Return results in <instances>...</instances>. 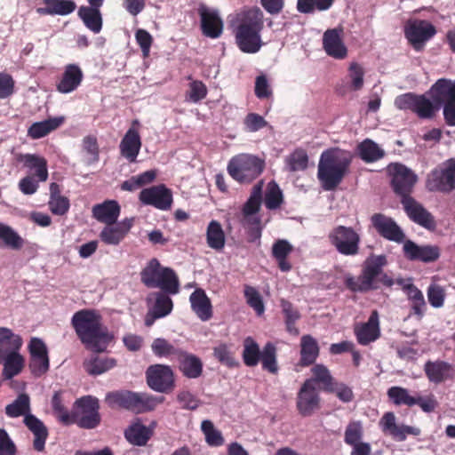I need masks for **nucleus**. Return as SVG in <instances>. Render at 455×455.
<instances>
[{"label": "nucleus", "instance_id": "nucleus-1", "mask_svg": "<svg viewBox=\"0 0 455 455\" xmlns=\"http://www.w3.org/2000/svg\"><path fill=\"white\" fill-rule=\"evenodd\" d=\"M229 26L243 52L256 53L259 51L262 45L260 32L264 27V14L259 7L243 9L230 16Z\"/></svg>", "mask_w": 455, "mask_h": 455}, {"label": "nucleus", "instance_id": "nucleus-2", "mask_svg": "<svg viewBox=\"0 0 455 455\" xmlns=\"http://www.w3.org/2000/svg\"><path fill=\"white\" fill-rule=\"evenodd\" d=\"M71 323L81 342L93 352H104L113 339L112 334L102 324L101 315L94 309L76 312Z\"/></svg>", "mask_w": 455, "mask_h": 455}, {"label": "nucleus", "instance_id": "nucleus-3", "mask_svg": "<svg viewBox=\"0 0 455 455\" xmlns=\"http://www.w3.org/2000/svg\"><path fill=\"white\" fill-rule=\"evenodd\" d=\"M387 265V259L385 254H371L363 261L361 274L357 277L348 275L345 278L346 287L353 292L362 293L378 290L379 283L391 287L395 283L394 279L383 271Z\"/></svg>", "mask_w": 455, "mask_h": 455}, {"label": "nucleus", "instance_id": "nucleus-4", "mask_svg": "<svg viewBox=\"0 0 455 455\" xmlns=\"http://www.w3.org/2000/svg\"><path fill=\"white\" fill-rule=\"evenodd\" d=\"M350 152L338 148L324 151L318 164L317 178L325 191L334 190L349 172Z\"/></svg>", "mask_w": 455, "mask_h": 455}, {"label": "nucleus", "instance_id": "nucleus-5", "mask_svg": "<svg viewBox=\"0 0 455 455\" xmlns=\"http://www.w3.org/2000/svg\"><path fill=\"white\" fill-rule=\"evenodd\" d=\"M140 280L148 288H160L166 293L176 294L180 290V281L175 271L162 267L156 258L151 259L141 270Z\"/></svg>", "mask_w": 455, "mask_h": 455}, {"label": "nucleus", "instance_id": "nucleus-6", "mask_svg": "<svg viewBox=\"0 0 455 455\" xmlns=\"http://www.w3.org/2000/svg\"><path fill=\"white\" fill-rule=\"evenodd\" d=\"M265 167L260 158L247 154L234 156L228 164L229 175L239 183H251L259 177Z\"/></svg>", "mask_w": 455, "mask_h": 455}, {"label": "nucleus", "instance_id": "nucleus-7", "mask_svg": "<svg viewBox=\"0 0 455 455\" xmlns=\"http://www.w3.org/2000/svg\"><path fill=\"white\" fill-rule=\"evenodd\" d=\"M99 400L92 395H85L77 399L71 412L72 424H76L84 429L96 428L101 421L99 412Z\"/></svg>", "mask_w": 455, "mask_h": 455}, {"label": "nucleus", "instance_id": "nucleus-8", "mask_svg": "<svg viewBox=\"0 0 455 455\" xmlns=\"http://www.w3.org/2000/svg\"><path fill=\"white\" fill-rule=\"evenodd\" d=\"M395 105L398 109L415 113L420 119H432L439 110L435 103L426 95H418L412 92L397 96Z\"/></svg>", "mask_w": 455, "mask_h": 455}, {"label": "nucleus", "instance_id": "nucleus-9", "mask_svg": "<svg viewBox=\"0 0 455 455\" xmlns=\"http://www.w3.org/2000/svg\"><path fill=\"white\" fill-rule=\"evenodd\" d=\"M330 243L342 255L355 256L359 253L360 235L351 227L339 225L328 235Z\"/></svg>", "mask_w": 455, "mask_h": 455}, {"label": "nucleus", "instance_id": "nucleus-10", "mask_svg": "<svg viewBox=\"0 0 455 455\" xmlns=\"http://www.w3.org/2000/svg\"><path fill=\"white\" fill-rule=\"evenodd\" d=\"M429 191L450 193L455 189V158H450L430 172L426 181Z\"/></svg>", "mask_w": 455, "mask_h": 455}, {"label": "nucleus", "instance_id": "nucleus-11", "mask_svg": "<svg viewBox=\"0 0 455 455\" xmlns=\"http://www.w3.org/2000/svg\"><path fill=\"white\" fill-rule=\"evenodd\" d=\"M388 172L392 177L391 185L394 192L401 197V200L411 197V194L418 180L417 175L400 163L389 164Z\"/></svg>", "mask_w": 455, "mask_h": 455}, {"label": "nucleus", "instance_id": "nucleus-12", "mask_svg": "<svg viewBox=\"0 0 455 455\" xmlns=\"http://www.w3.org/2000/svg\"><path fill=\"white\" fill-rule=\"evenodd\" d=\"M146 379L152 390L160 393H169L175 386L172 370L164 364L150 365L146 371Z\"/></svg>", "mask_w": 455, "mask_h": 455}, {"label": "nucleus", "instance_id": "nucleus-13", "mask_svg": "<svg viewBox=\"0 0 455 455\" xmlns=\"http://www.w3.org/2000/svg\"><path fill=\"white\" fill-rule=\"evenodd\" d=\"M436 33L434 25L424 20H415L409 22L404 28V36L412 48L420 52L427 41Z\"/></svg>", "mask_w": 455, "mask_h": 455}, {"label": "nucleus", "instance_id": "nucleus-14", "mask_svg": "<svg viewBox=\"0 0 455 455\" xmlns=\"http://www.w3.org/2000/svg\"><path fill=\"white\" fill-rule=\"evenodd\" d=\"M401 204L411 221L429 231L436 229V221L433 214L413 197H405L401 200Z\"/></svg>", "mask_w": 455, "mask_h": 455}, {"label": "nucleus", "instance_id": "nucleus-15", "mask_svg": "<svg viewBox=\"0 0 455 455\" xmlns=\"http://www.w3.org/2000/svg\"><path fill=\"white\" fill-rule=\"evenodd\" d=\"M401 204L411 221L429 231L436 229V221L433 214L413 197H405L401 200Z\"/></svg>", "mask_w": 455, "mask_h": 455}, {"label": "nucleus", "instance_id": "nucleus-16", "mask_svg": "<svg viewBox=\"0 0 455 455\" xmlns=\"http://www.w3.org/2000/svg\"><path fill=\"white\" fill-rule=\"evenodd\" d=\"M140 126V121L138 119L133 120L119 144L120 155L129 163L137 161L142 146L139 131Z\"/></svg>", "mask_w": 455, "mask_h": 455}, {"label": "nucleus", "instance_id": "nucleus-17", "mask_svg": "<svg viewBox=\"0 0 455 455\" xmlns=\"http://www.w3.org/2000/svg\"><path fill=\"white\" fill-rule=\"evenodd\" d=\"M28 349L30 353L29 369L36 377H41L49 370L50 362L44 342L39 338H32Z\"/></svg>", "mask_w": 455, "mask_h": 455}, {"label": "nucleus", "instance_id": "nucleus-18", "mask_svg": "<svg viewBox=\"0 0 455 455\" xmlns=\"http://www.w3.org/2000/svg\"><path fill=\"white\" fill-rule=\"evenodd\" d=\"M403 251L407 259L424 263L435 262L441 256L439 246L431 244L418 245L409 239L403 242Z\"/></svg>", "mask_w": 455, "mask_h": 455}, {"label": "nucleus", "instance_id": "nucleus-19", "mask_svg": "<svg viewBox=\"0 0 455 455\" xmlns=\"http://www.w3.org/2000/svg\"><path fill=\"white\" fill-rule=\"evenodd\" d=\"M139 198L142 204L164 211L169 210L172 204V191L164 185L152 186L142 189Z\"/></svg>", "mask_w": 455, "mask_h": 455}, {"label": "nucleus", "instance_id": "nucleus-20", "mask_svg": "<svg viewBox=\"0 0 455 455\" xmlns=\"http://www.w3.org/2000/svg\"><path fill=\"white\" fill-rule=\"evenodd\" d=\"M321 398L316 387H310L309 382H304L297 395L296 406L303 417L311 416L320 408Z\"/></svg>", "mask_w": 455, "mask_h": 455}, {"label": "nucleus", "instance_id": "nucleus-21", "mask_svg": "<svg viewBox=\"0 0 455 455\" xmlns=\"http://www.w3.org/2000/svg\"><path fill=\"white\" fill-rule=\"evenodd\" d=\"M371 222L379 235L385 239L395 243L404 242L403 231L392 218L382 213H375L371 217Z\"/></svg>", "mask_w": 455, "mask_h": 455}, {"label": "nucleus", "instance_id": "nucleus-22", "mask_svg": "<svg viewBox=\"0 0 455 455\" xmlns=\"http://www.w3.org/2000/svg\"><path fill=\"white\" fill-rule=\"evenodd\" d=\"M201 19V29L203 35L210 38H218L223 31V21L217 11L211 10L206 6L198 9Z\"/></svg>", "mask_w": 455, "mask_h": 455}, {"label": "nucleus", "instance_id": "nucleus-23", "mask_svg": "<svg viewBox=\"0 0 455 455\" xmlns=\"http://www.w3.org/2000/svg\"><path fill=\"white\" fill-rule=\"evenodd\" d=\"M428 94L440 109L446 102L455 101V81L440 78L430 87Z\"/></svg>", "mask_w": 455, "mask_h": 455}, {"label": "nucleus", "instance_id": "nucleus-24", "mask_svg": "<svg viewBox=\"0 0 455 455\" xmlns=\"http://www.w3.org/2000/svg\"><path fill=\"white\" fill-rule=\"evenodd\" d=\"M133 219H125L112 225H107L100 232V240L108 245H118L130 232Z\"/></svg>", "mask_w": 455, "mask_h": 455}, {"label": "nucleus", "instance_id": "nucleus-25", "mask_svg": "<svg viewBox=\"0 0 455 455\" xmlns=\"http://www.w3.org/2000/svg\"><path fill=\"white\" fill-rule=\"evenodd\" d=\"M424 371L428 380L440 384L454 377V366L448 362L436 360L427 361L424 365Z\"/></svg>", "mask_w": 455, "mask_h": 455}, {"label": "nucleus", "instance_id": "nucleus-26", "mask_svg": "<svg viewBox=\"0 0 455 455\" xmlns=\"http://www.w3.org/2000/svg\"><path fill=\"white\" fill-rule=\"evenodd\" d=\"M323 47L325 52L337 60H343L347 55L340 32L337 28L327 29L323 36Z\"/></svg>", "mask_w": 455, "mask_h": 455}, {"label": "nucleus", "instance_id": "nucleus-27", "mask_svg": "<svg viewBox=\"0 0 455 455\" xmlns=\"http://www.w3.org/2000/svg\"><path fill=\"white\" fill-rule=\"evenodd\" d=\"M84 79V73L77 64H68L56 84L58 92L69 93L76 90Z\"/></svg>", "mask_w": 455, "mask_h": 455}, {"label": "nucleus", "instance_id": "nucleus-28", "mask_svg": "<svg viewBox=\"0 0 455 455\" xmlns=\"http://www.w3.org/2000/svg\"><path fill=\"white\" fill-rule=\"evenodd\" d=\"M191 308L197 317L206 322L212 317V305L204 290L196 289L189 297Z\"/></svg>", "mask_w": 455, "mask_h": 455}, {"label": "nucleus", "instance_id": "nucleus-29", "mask_svg": "<svg viewBox=\"0 0 455 455\" xmlns=\"http://www.w3.org/2000/svg\"><path fill=\"white\" fill-rule=\"evenodd\" d=\"M355 334L358 343L363 346L375 341L379 337L380 333L377 311L371 313L366 323L355 328Z\"/></svg>", "mask_w": 455, "mask_h": 455}, {"label": "nucleus", "instance_id": "nucleus-30", "mask_svg": "<svg viewBox=\"0 0 455 455\" xmlns=\"http://www.w3.org/2000/svg\"><path fill=\"white\" fill-rule=\"evenodd\" d=\"M300 358L298 363L299 367L314 365L320 354L317 340L311 335L306 334L300 338Z\"/></svg>", "mask_w": 455, "mask_h": 455}, {"label": "nucleus", "instance_id": "nucleus-31", "mask_svg": "<svg viewBox=\"0 0 455 455\" xmlns=\"http://www.w3.org/2000/svg\"><path fill=\"white\" fill-rule=\"evenodd\" d=\"M175 363L182 374L188 379H197L203 373V363L201 359L182 350Z\"/></svg>", "mask_w": 455, "mask_h": 455}, {"label": "nucleus", "instance_id": "nucleus-32", "mask_svg": "<svg viewBox=\"0 0 455 455\" xmlns=\"http://www.w3.org/2000/svg\"><path fill=\"white\" fill-rule=\"evenodd\" d=\"M25 426L34 435L33 447L36 451H43L46 439L48 437V429L42 420L33 414H28L23 420Z\"/></svg>", "mask_w": 455, "mask_h": 455}, {"label": "nucleus", "instance_id": "nucleus-33", "mask_svg": "<svg viewBox=\"0 0 455 455\" xmlns=\"http://www.w3.org/2000/svg\"><path fill=\"white\" fill-rule=\"evenodd\" d=\"M312 376L304 382H309L310 387H318L319 390L328 392L336 379L331 375L330 370L322 363L314 364L310 370Z\"/></svg>", "mask_w": 455, "mask_h": 455}, {"label": "nucleus", "instance_id": "nucleus-34", "mask_svg": "<svg viewBox=\"0 0 455 455\" xmlns=\"http://www.w3.org/2000/svg\"><path fill=\"white\" fill-rule=\"evenodd\" d=\"M44 7H38L36 12L40 15L66 16L76 9L74 0H43Z\"/></svg>", "mask_w": 455, "mask_h": 455}, {"label": "nucleus", "instance_id": "nucleus-35", "mask_svg": "<svg viewBox=\"0 0 455 455\" xmlns=\"http://www.w3.org/2000/svg\"><path fill=\"white\" fill-rule=\"evenodd\" d=\"M93 217L107 225L115 224L120 214V206L116 201L108 200L96 204L92 208Z\"/></svg>", "mask_w": 455, "mask_h": 455}, {"label": "nucleus", "instance_id": "nucleus-36", "mask_svg": "<svg viewBox=\"0 0 455 455\" xmlns=\"http://www.w3.org/2000/svg\"><path fill=\"white\" fill-rule=\"evenodd\" d=\"M0 364L3 365V379H12L22 371L25 366V359L20 352L8 353V355L0 357Z\"/></svg>", "mask_w": 455, "mask_h": 455}, {"label": "nucleus", "instance_id": "nucleus-37", "mask_svg": "<svg viewBox=\"0 0 455 455\" xmlns=\"http://www.w3.org/2000/svg\"><path fill=\"white\" fill-rule=\"evenodd\" d=\"M23 344L22 338L11 329L0 327V357L8 353L20 352Z\"/></svg>", "mask_w": 455, "mask_h": 455}, {"label": "nucleus", "instance_id": "nucleus-38", "mask_svg": "<svg viewBox=\"0 0 455 455\" xmlns=\"http://www.w3.org/2000/svg\"><path fill=\"white\" fill-rule=\"evenodd\" d=\"M78 17L83 20L84 26L95 34L102 28V16L100 8L81 6L77 12Z\"/></svg>", "mask_w": 455, "mask_h": 455}, {"label": "nucleus", "instance_id": "nucleus-39", "mask_svg": "<svg viewBox=\"0 0 455 455\" xmlns=\"http://www.w3.org/2000/svg\"><path fill=\"white\" fill-rule=\"evenodd\" d=\"M64 122V117H52L42 122H36L28 130V135L31 139L37 140L48 135L59 128Z\"/></svg>", "mask_w": 455, "mask_h": 455}, {"label": "nucleus", "instance_id": "nucleus-40", "mask_svg": "<svg viewBox=\"0 0 455 455\" xmlns=\"http://www.w3.org/2000/svg\"><path fill=\"white\" fill-rule=\"evenodd\" d=\"M153 435V429L142 425L140 422L131 425L124 431L126 440L137 446L145 445Z\"/></svg>", "mask_w": 455, "mask_h": 455}, {"label": "nucleus", "instance_id": "nucleus-41", "mask_svg": "<svg viewBox=\"0 0 455 455\" xmlns=\"http://www.w3.org/2000/svg\"><path fill=\"white\" fill-rule=\"evenodd\" d=\"M24 165L34 172L30 176H34V178L37 179V181L44 182L47 180L49 174L47 161L44 157L27 154L24 156Z\"/></svg>", "mask_w": 455, "mask_h": 455}, {"label": "nucleus", "instance_id": "nucleus-42", "mask_svg": "<svg viewBox=\"0 0 455 455\" xmlns=\"http://www.w3.org/2000/svg\"><path fill=\"white\" fill-rule=\"evenodd\" d=\"M133 412L137 414L154 411L164 402V396L135 392Z\"/></svg>", "mask_w": 455, "mask_h": 455}, {"label": "nucleus", "instance_id": "nucleus-43", "mask_svg": "<svg viewBox=\"0 0 455 455\" xmlns=\"http://www.w3.org/2000/svg\"><path fill=\"white\" fill-rule=\"evenodd\" d=\"M135 392L115 391L106 395V403L110 408H124L133 412Z\"/></svg>", "mask_w": 455, "mask_h": 455}, {"label": "nucleus", "instance_id": "nucleus-44", "mask_svg": "<svg viewBox=\"0 0 455 455\" xmlns=\"http://www.w3.org/2000/svg\"><path fill=\"white\" fill-rule=\"evenodd\" d=\"M206 243L207 245L217 251H220L225 247L226 236L221 224L212 220L208 224L206 229Z\"/></svg>", "mask_w": 455, "mask_h": 455}, {"label": "nucleus", "instance_id": "nucleus-45", "mask_svg": "<svg viewBox=\"0 0 455 455\" xmlns=\"http://www.w3.org/2000/svg\"><path fill=\"white\" fill-rule=\"evenodd\" d=\"M25 240L11 226L0 222V245L13 251L23 248Z\"/></svg>", "mask_w": 455, "mask_h": 455}, {"label": "nucleus", "instance_id": "nucleus-46", "mask_svg": "<svg viewBox=\"0 0 455 455\" xmlns=\"http://www.w3.org/2000/svg\"><path fill=\"white\" fill-rule=\"evenodd\" d=\"M116 365V360L111 357L95 355L84 363L85 371L90 375H100Z\"/></svg>", "mask_w": 455, "mask_h": 455}, {"label": "nucleus", "instance_id": "nucleus-47", "mask_svg": "<svg viewBox=\"0 0 455 455\" xmlns=\"http://www.w3.org/2000/svg\"><path fill=\"white\" fill-rule=\"evenodd\" d=\"M360 158L365 163H373L385 156V151L377 143L370 139H365L357 146Z\"/></svg>", "mask_w": 455, "mask_h": 455}, {"label": "nucleus", "instance_id": "nucleus-48", "mask_svg": "<svg viewBox=\"0 0 455 455\" xmlns=\"http://www.w3.org/2000/svg\"><path fill=\"white\" fill-rule=\"evenodd\" d=\"M169 293L164 291H156L150 294V297L147 299L148 302L151 300V297L155 299V303L151 309L155 314V317H164L168 315L173 307V302L168 296Z\"/></svg>", "mask_w": 455, "mask_h": 455}, {"label": "nucleus", "instance_id": "nucleus-49", "mask_svg": "<svg viewBox=\"0 0 455 455\" xmlns=\"http://www.w3.org/2000/svg\"><path fill=\"white\" fill-rule=\"evenodd\" d=\"M263 180L255 184L251 195L242 208L243 216L257 214L262 203Z\"/></svg>", "mask_w": 455, "mask_h": 455}, {"label": "nucleus", "instance_id": "nucleus-50", "mask_svg": "<svg viewBox=\"0 0 455 455\" xmlns=\"http://www.w3.org/2000/svg\"><path fill=\"white\" fill-rule=\"evenodd\" d=\"M261 350L259 344L251 338L247 337L243 340L242 357L247 367H255L260 360Z\"/></svg>", "mask_w": 455, "mask_h": 455}, {"label": "nucleus", "instance_id": "nucleus-51", "mask_svg": "<svg viewBox=\"0 0 455 455\" xmlns=\"http://www.w3.org/2000/svg\"><path fill=\"white\" fill-rule=\"evenodd\" d=\"M5 414L10 418H18L30 413V398L28 394L22 393L5 407Z\"/></svg>", "mask_w": 455, "mask_h": 455}, {"label": "nucleus", "instance_id": "nucleus-52", "mask_svg": "<svg viewBox=\"0 0 455 455\" xmlns=\"http://www.w3.org/2000/svg\"><path fill=\"white\" fill-rule=\"evenodd\" d=\"M213 356L220 363L229 369L238 368L240 363L235 356V352L232 351V346L227 343H220L213 348Z\"/></svg>", "mask_w": 455, "mask_h": 455}, {"label": "nucleus", "instance_id": "nucleus-53", "mask_svg": "<svg viewBox=\"0 0 455 455\" xmlns=\"http://www.w3.org/2000/svg\"><path fill=\"white\" fill-rule=\"evenodd\" d=\"M153 353L159 357H168L171 361L175 362L180 352L181 348L174 347L165 339L157 338L152 343Z\"/></svg>", "mask_w": 455, "mask_h": 455}, {"label": "nucleus", "instance_id": "nucleus-54", "mask_svg": "<svg viewBox=\"0 0 455 455\" xmlns=\"http://www.w3.org/2000/svg\"><path fill=\"white\" fill-rule=\"evenodd\" d=\"M277 350L275 344L267 342L263 347L260 355L261 366L264 371L275 374L278 371V364L276 360Z\"/></svg>", "mask_w": 455, "mask_h": 455}, {"label": "nucleus", "instance_id": "nucleus-55", "mask_svg": "<svg viewBox=\"0 0 455 455\" xmlns=\"http://www.w3.org/2000/svg\"><path fill=\"white\" fill-rule=\"evenodd\" d=\"M388 400L395 406L411 407L412 395L411 391L400 386H393L387 391Z\"/></svg>", "mask_w": 455, "mask_h": 455}, {"label": "nucleus", "instance_id": "nucleus-56", "mask_svg": "<svg viewBox=\"0 0 455 455\" xmlns=\"http://www.w3.org/2000/svg\"><path fill=\"white\" fill-rule=\"evenodd\" d=\"M63 394L64 392L61 390L56 391L53 394L52 398V407L54 414L61 423L64 425H72V415L64 405Z\"/></svg>", "mask_w": 455, "mask_h": 455}, {"label": "nucleus", "instance_id": "nucleus-57", "mask_svg": "<svg viewBox=\"0 0 455 455\" xmlns=\"http://www.w3.org/2000/svg\"><path fill=\"white\" fill-rule=\"evenodd\" d=\"M334 0H297V10L300 13H313L315 10L323 12L329 10Z\"/></svg>", "mask_w": 455, "mask_h": 455}, {"label": "nucleus", "instance_id": "nucleus-58", "mask_svg": "<svg viewBox=\"0 0 455 455\" xmlns=\"http://www.w3.org/2000/svg\"><path fill=\"white\" fill-rule=\"evenodd\" d=\"M283 202V196L279 186L275 182H269L265 194V205L268 210L278 209Z\"/></svg>", "mask_w": 455, "mask_h": 455}, {"label": "nucleus", "instance_id": "nucleus-59", "mask_svg": "<svg viewBox=\"0 0 455 455\" xmlns=\"http://www.w3.org/2000/svg\"><path fill=\"white\" fill-rule=\"evenodd\" d=\"M363 436V423L360 420L350 421L344 433V442L349 446H354L362 443Z\"/></svg>", "mask_w": 455, "mask_h": 455}, {"label": "nucleus", "instance_id": "nucleus-60", "mask_svg": "<svg viewBox=\"0 0 455 455\" xmlns=\"http://www.w3.org/2000/svg\"><path fill=\"white\" fill-rule=\"evenodd\" d=\"M291 172L304 171L307 168L308 156L305 149L296 148L286 159Z\"/></svg>", "mask_w": 455, "mask_h": 455}, {"label": "nucleus", "instance_id": "nucleus-61", "mask_svg": "<svg viewBox=\"0 0 455 455\" xmlns=\"http://www.w3.org/2000/svg\"><path fill=\"white\" fill-rule=\"evenodd\" d=\"M201 430L205 436V441L210 446L218 447L224 443V438L220 431L214 427L211 420L205 419L201 424Z\"/></svg>", "mask_w": 455, "mask_h": 455}, {"label": "nucleus", "instance_id": "nucleus-62", "mask_svg": "<svg viewBox=\"0 0 455 455\" xmlns=\"http://www.w3.org/2000/svg\"><path fill=\"white\" fill-rule=\"evenodd\" d=\"M244 297L247 304L255 310L257 315H260L264 313L265 307L262 298L254 287L246 285L244 287Z\"/></svg>", "mask_w": 455, "mask_h": 455}, {"label": "nucleus", "instance_id": "nucleus-63", "mask_svg": "<svg viewBox=\"0 0 455 455\" xmlns=\"http://www.w3.org/2000/svg\"><path fill=\"white\" fill-rule=\"evenodd\" d=\"M418 405L422 411L431 413L438 407V402L434 394L430 393L427 395H419L416 394L412 395L411 407Z\"/></svg>", "mask_w": 455, "mask_h": 455}, {"label": "nucleus", "instance_id": "nucleus-64", "mask_svg": "<svg viewBox=\"0 0 455 455\" xmlns=\"http://www.w3.org/2000/svg\"><path fill=\"white\" fill-rule=\"evenodd\" d=\"M48 204L51 212L59 216L65 215L70 207L69 200L62 196H51Z\"/></svg>", "mask_w": 455, "mask_h": 455}]
</instances>
